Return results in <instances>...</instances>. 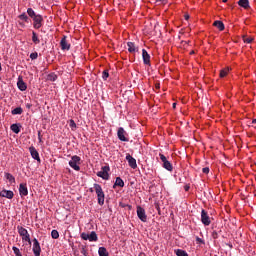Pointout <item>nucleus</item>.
I'll use <instances>...</instances> for the list:
<instances>
[{
    "label": "nucleus",
    "mask_w": 256,
    "mask_h": 256,
    "mask_svg": "<svg viewBox=\"0 0 256 256\" xmlns=\"http://www.w3.org/2000/svg\"><path fill=\"white\" fill-rule=\"evenodd\" d=\"M19 195H20V197H27L29 195V190L27 189V184L21 183L19 185Z\"/></svg>",
    "instance_id": "obj_12"
},
{
    "label": "nucleus",
    "mask_w": 256,
    "mask_h": 256,
    "mask_svg": "<svg viewBox=\"0 0 256 256\" xmlns=\"http://www.w3.org/2000/svg\"><path fill=\"white\" fill-rule=\"evenodd\" d=\"M5 179H7V181H9V183H15V176L12 175L11 173L6 172Z\"/></svg>",
    "instance_id": "obj_25"
},
{
    "label": "nucleus",
    "mask_w": 256,
    "mask_h": 256,
    "mask_svg": "<svg viewBox=\"0 0 256 256\" xmlns=\"http://www.w3.org/2000/svg\"><path fill=\"white\" fill-rule=\"evenodd\" d=\"M10 129L13 131V133H16V135L21 133V126L19 124H12Z\"/></svg>",
    "instance_id": "obj_21"
},
{
    "label": "nucleus",
    "mask_w": 256,
    "mask_h": 256,
    "mask_svg": "<svg viewBox=\"0 0 256 256\" xmlns=\"http://www.w3.org/2000/svg\"><path fill=\"white\" fill-rule=\"evenodd\" d=\"M184 18H185L186 21H189V14H185Z\"/></svg>",
    "instance_id": "obj_44"
},
{
    "label": "nucleus",
    "mask_w": 256,
    "mask_h": 256,
    "mask_svg": "<svg viewBox=\"0 0 256 256\" xmlns=\"http://www.w3.org/2000/svg\"><path fill=\"white\" fill-rule=\"evenodd\" d=\"M18 17L19 19H21V21H25V23H29V16H27L26 13H22Z\"/></svg>",
    "instance_id": "obj_29"
},
{
    "label": "nucleus",
    "mask_w": 256,
    "mask_h": 256,
    "mask_svg": "<svg viewBox=\"0 0 256 256\" xmlns=\"http://www.w3.org/2000/svg\"><path fill=\"white\" fill-rule=\"evenodd\" d=\"M252 123H256V119H254V120L252 121Z\"/></svg>",
    "instance_id": "obj_50"
},
{
    "label": "nucleus",
    "mask_w": 256,
    "mask_h": 256,
    "mask_svg": "<svg viewBox=\"0 0 256 256\" xmlns=\"http://www.w3.org/2000/svg\"><path fill=\"white\" fill-rule=\"evenodd\" d=\"M12 250L14 251L15 256H23V254L21 253V250H19V248H17L16 246H13Z\"/></svg>",
    "instance_id": "obj_30"
},
{
    "label": "nucleus",
    "mask_w": 256,
    "mask_h": 256,
    "mask_svg": "<svg viewBox=\"0 0 256 256\" xmlns=\"http://www.w3.org/2000/svg\"><path fill=\"white\" fill-rule=\"evenodd\" d=\"M160 1V3H165L167 0H157Z\"/></svg>",
    "instance_id": "obj_48"
},
{
    "label": "nucleus",
    "mask_w": 256,
    "mask_h": 256,
    "mask_svg": "<svg viewBox=\"0 0 256 256\" xmlns=\"http://www.w3.org/2000/svg\"><path fill=\"white\" fill-rule=\"evenodd\" d=\"M37 57H39V54L37 52H33L30 54V59H32V61H35Z\"/></svg>",
    "instance_id": "obj_37"
},
{
    "label": "nucleus",
    "mask_w": 256,
    "mask_h": 256,
    "mask_svg": "<svg viewBox=\"0 0 256 256\" xmlns=\"http://www.w3.org/2000/svg\"><path fill=\"white\" fill-rule=\"evenodd\" d=\"M222 3H225V0H222Z\"/></svg>",
    "instance_id": "obj_54"
},
{
    "label": "nucleus",
    "mask_w": 256,
    "mask_h": 256,
    "mask_svg": "<svg viewBox=\"0 0 256 256\" xmlns=\"http://www.w3.org/2000/svg\"><path fill=\"white\" fill-rule=\"evenodd\" d=\"M0 197H5L6 199H13L15 197V194L11 190H2L0 192Z\"/></svg>",
    "instance_id": "obj_18"
},
{
    "label": "nucleus",
    "mask_w": 256,
    "mask_h": 256,
    "mask_svg": "<svg viewBox=\"0 0 256 256\" xmlns=\"http://www.w3.org/2000/svg\"><path fill=\"white\" fill-rule=\"evenodd\" d=\"M176 105H177V104L174 103V104H173V107L175 108Z\"/></svg>",
    "instance_id": "obj_53"
},
{
    "label": "nucleus",
    "mask_w": 256,
    "mask_h": 256,
    "mask_svg": "<svg viewBox=\"0 0 256 256\" xmlns=\"http://www.w3.org/2000/svg\"><path fill=\"white\" fill-rule=\"evenodd\" d=\"M127 47H128L129 53H135V51H137V47H135V43L133 42H128Z\"/></svg>",
    "instance_id": "obj_22"
},
{
    "label": "nucleus",
    "mask_w": 256,
    "mask_h": 256,
    "mask_svg": "<svg viewBox=\"0 0 256 256\" xmlns=\"http://www.w3.org/2000/svg\"><path fill=\"white\" fill-rule=\"evenodd\" d=\"M17 87L19 91H27V83L23 81V77L19 76L17 81Z\"/></svg>",
    "instance_id": "obj_16"
},
{
    "label": "nucleus",
    "mask_w": 256,
    "mask_h": 256,
    "mask_svg": "<svg viewBox=\"0 0 256 256\" xmlns=\"http://www.w3.org/2000/svg\"><path fill=\"white\" fill-rule=\"evenodd\" d=\"M12 115H21L23 113V108L17 107L11 111Z\"/></svg>",
    "instance_id": "obj_28"
},
{
    "label": "nucleus",
    "mask_w": 256,
    "mask_h": 256,
    "mask_svg": "<svg viewBox=\"0 0 256 256\" xmlns=\"http://www.w3.org/2000/svg\"><path fill=\"white\" fill-rule=\"evenodd\" d=\"M32 251L34 253V256H41V245L39 244V240H37V238H34L33 240Z\"/></svg>",
    "instance_id": "obj_9"
},
{
    "label": "nucleus",
    "mask_w": 256,
    "mask_h": 256,
    "mask_svg": "<svg viewBox=\"0 0 256 256\" xmlns=\"http://www.w3.org/2000/svg\"><path fill=\"white\" fill-rule=\"evenodd\" d=\"M228 0H225V3H227Z\"/></svg>",
    "instance_id": "obj_55"
},
{
    "label": "nucleus",
    "mask_w": 256,
    "mask_h": 256,
    "mask_svg": "<svg viewBox=\"0 0 256 256\" xmlns=\"http://www.w3.org/2000/svg\"><path fill=\"white\" fill-rule=\"evenodd\" d=\"M81 239H83V241H90V242H96L99 241V237L97 236V233L95 231H92L90 234L87 233H82L80 235Z\"/></svg>",
    "instance_id": "obj_4"
},
{
    "label": "nucleus",
    "mask_w": 256,
    "mask_h": 256,
    "mask_svg": "<svg viewBox=\"0 0 256 256\" xmlns=\"http://www.w3.org/2000/svg\"><path fill=\"white\" fill-rule=\"evenodd\" d=\"M176 255L177 256H189L184 250L178 249L176 250Z\"/></svg>",
    "instance_id": "obj_33"
},
{
    "label": "nucleus",
    "mask_w": 256,
    "mask_h": 256,
    "mask_svg": "<svg viewBox=\"0 0 256 256\" xmlns=\"http://www.w3.org/2000/svg\"><path fill=\"white\" fill-rule=\"evenodd\" d=\"M102 79H103L104 81H107V79H109V70H104V71L102 72Z\"/></svg>",
    "instance_id": "obj_31"
},
{
    "label": "nucleus",
    "mask_w": 256,
    "mask_h": 256,
    "mask_svg": "<svg viewBox=\"0 0 256 256\" xmlns=\"http://www.w3.org/2000/svg\"><path fill=\"white\" fill-rule=\"evenodd\" d=\"M27 14L29 15V17H31V19H35V17H37V14L35 13V10H33V8H28Z\"/></svg>",
    "instance_id": "obj_27"
},
{
    "label": "nucleus",
    "mask_w": 256,
    "mask_h": 256,
    "mask_svg": "<svg viewBox=\"0 0 256 256\" xmlns=\"http://www.w3.org/2000/svg\"><path fill=\"white\" fill-rule=\"evenodd\" d=\"M91 193H93V188L90 189Z\"/></svg>",
    "instance_id": "obj_52"
},
{
    "label": "nucleus",
    "mask_w": 256,
    "mask_h": 256,
    "mask_svg": "<svg viewBox=\"0 0 256 256\" xmlns=\"http://www.w3.org/2000/svg\"><path fill=\"white\" fill-rule=\"evenodd\" d=\"M201 221L203 225H211V218H209V214H207L205 210L201 212Z\"/></svg>",
    "instance_id": "obj_15"
},
{
    "label": "nucleus",
    "mask_w": 256,
    "mask_h": 256,
    "mask_svg": "<svg viewBox=\"0 0 256 256\" xmlns=\"http://www.w3.org/2000/svg\"><path fill=\"white\" fill-rule=\"evenodd\" d=\"M202 173H204L205 175H207L209 173V167H205L202 169Z\"/></svg>",
    "instance_id": "obj_38"
},
{
    "label": "nucleus",
    "mask_w": 256,
    "mask_h": 256,
    "mask_svg": "<svg viewBox=\"0 0 256 256\" xmlns=\"http://www.w3.org/2000/svg\"><path fill=\"white\" fill-rule=\"evenodd\" d=\"M17 231L22 238L23 243H29V245H31V235H29V231L23 228V226H17Z\"/></svg>",
    "instance_id": "obj_2"
},
{
    "label": "nucleus",
    "mask_w": 256,
    "mask_h": 256,
    "mask_svg": "<svg viewBox=\"0 0 256 256\" xmlns=\"http://www.w3.org/2000/svg\"><path fill=\"white\" fill-rule=\"evenodd\" d=\"M126 161H128L129 167H131V169H137V160H135L131 154H126Z\"/></svg>",
    "instance_id": "obj_11"
},
{
    "label": "nucleus",
    "mask_w": 256,
    "mask_h": 256,
    "mask_svg": "<svg viewBox=\"0 0 256 256\" xmlns=\"http://www.w3.org/2000/svg\"><path fill=\"white\" fill-rule=\"evenodd\" d=\"M32 41L35 45H39V43H41V40H39V36H37L35 31L32 32Z\"/></svg>",
    "instance_id": "obj_24"
},
{
    "label": "nucleus",
    "mask_w": 256,
    "mask_h": 256,
    "mask_svg": "<svg viewBox=\"0 0 256 256\" xmlns=\"http://www.w3.org/2000/svg\"><path fill=\"white\" fill-rule=\"evenodd\" d=\"M26 107H27V109H31L32 105L28 103V104H26Z\"/></svg>",
    "instance_id": "obj_45"
},
{
    "label": "nucleus",
    "mask_w": 256,
    "mask_h": 256,
    "mask_svg": "<svg viewBox=\"0 0 256 256\" xmlns=\"http://www.w3.org/2000/svg\"><path fill=\"white\" fill-rule=\"evenodd\" d=\"M94 190L97 195L98 205H105V192L99 184H94Z\"/></svg>",
    "instance_id": "obj_1"
},
{
    "label": "nucleus",
    "mask_w": 256,
    "mask_h": 256,
    "mask_svg": "<svg viewBox=\"0 0 256 256\" xmlns=\"http://www.w3.org/2000/svg\"><path fill=\"white\" fill-rule=\"evenodd\" d=\"M137 216L143 223H147V214L141 206H137Z\"/></svg>",
    "instance_id": "obj_8"
},
{
    "label": "nucleus",
    "mask_w": 256,
    "mask_h": 256,
    "mask_svg": "<svg viewBox=\"0 0 256 256\" xmlns=\"http://www.w3.org/2000/svg\"><path fill=\"white\" fill-rule=\"evenodd\" d=\"M51 237H52V239H59V231L52 230Z\"/></svg>",
    "instance_id": "obj_32"
},
{
    "label": "nucleus",
    "mask_w": 256,
    "mask_h": 256,
    "mask_svg": "<svg viewBox=\"0 0 256 256\" xmlns=\"http://www.w3.org/2000/svg\"><path fill=\"white\" fill-rule=\"evenodd\" d=\"M225 211L226 213H229V208H227V206L225 207Z\"/></svg>",
    "instance_id": "obj_47"
},
{
    "label": "nucleus",
    "mask_w": 256,
    "mask_h": 256,
    "mask_svg": "<svg viewBox=\"0 0 256 256\" xmlns=\"http://www.w3.org/2000/svg\"><path fill=\"white\" fill-rule=\"evenodd\" d=\"M238 5L244 9H249V0H239Z\"/></svg>",
    "instance_id": "obj_23"
},
{
    "label": "nucleus",
    "mask_w": 256,
    "mask_h": 256,
    "mask_svg": "<svg viewBox=\"0 0 256 256\" xmlns=\"http://www.w3.org/2000/svg\"><path fill=\"white\" fill-rule=\"evenodd\" d=\"M228 246L230 247V249H232V248H233V245H231V244H228Z\"/></svg>",
    "instance_id": "obj_49"
},
{
    "label": "nucleus",
    "mask_w": 256,
    "mask_h": 256,
    "mask_svg": "<svg viewBox=\"0 0 256 256\" xmlns=\"http://www.w3.org/2000/svg\"><path fill=\"white\" fill-rule=\"evenodd\" d=\"M30 154L32 159H35L36 161H38V163H41V158L39 157V152L37 151V149H35V147L31 146L29 148Z\"/></svg>",
    "instance_id": "obj_14"
},
{
    "label": "nucleus",
    "mask_w": 256,
    "mask_h": 256,
    "mask_svg": "<svg viewBox=\"0 0 256 256\" xmlns=\"http://www.w3.org/2000/svg\"><path fill=\"white\" fill-rule=\"evenodd\" d=\"M109 166H103L102 170L97 173L98 177H101V179H104L105 181H108L109 179Z\"/></svg>",
    "instance_id": "obj_5"
},
{
    "label": "nucleus",
    "mask_w": 256,
    "mask_h": 256,
    "mask_svg": "<svg viewBox=\"0 0 256 256\" xmlns=\"http://www.w3.org/2000/svg\"><path fill=\"white\" fill-rule=\"evenodd\" d=\"M189 189H191V187L189 185L184 186V191H189Z\"/></svg>",
    "instance_id": "obj_42"
},
{
    "label": "nucleus",
    "mask_w": 256,
    "mask_h": 256,
    "mask_svg": "<svg viewBox=\"0 0 256 256\" xmlns=\"http://www.w3.org/2000/svg\"><path fill=\"white\" fill-rule=\"evenodd\" d=\"M98 254L99 256H109V252H107V248L105 247H100L98 249Z\"/></svg>",
    "instance_id": "obj_26"
},
{
    "label": "nucleus",
    "mask_w": 256,
    "mask_h": 256,
    "mask_svg": "<svg viewBox=\"0 0 256 256\" xmlns=\"http://www.w3.org/2000/svg\"><path fill=\"white\" fill-rule=\"evenodd\" d=\"M2 70V67H1V62H0V71Z\"/></svg>",
    "instance_id": "obj_51"
},
{
    "label": "nucleus",
    "mask_w": 256,
    "mask_h": 256,
    "mask_svg": "<svg viewBox=\"0 0 256 256\" xmlns=\"http://www.w3.org/2000/svg\"><path fill=\"white\" fill-rule=\"evenodd\" d=\"M220 77H225V69H222V70L220 71Z\"/></svg>",
    "instance_id": "obj_39"
},
{
    "label": "nucleus",
    "mask_w": 256,
    "mask_h": 256,
    "mask_svg": "<svg viewBox=\"0 0 256 256\" xmlns=\"http://www.w3.org/2000/svg\"><path fill=\"white\" fill-rule=\"evenodd\" d=\"M117 135L120 141H124L125 143H128L129 138L125 137V135H127V132L123 127L118 128Z\"/></svg>",
    "instance_id": "obj_10"
},
{
    "label": "nucleus",
    "mask_w": 256,
    "mask_h": 256,
    "mask_svg": "<svg viewBox=\"0 0 256 256\" xmlns=\"http://www.w3.org/2000/svg\"><path fill=\"white\" fill-rule=\"evenodd\" d=\"M227 71H229V67L225 68V75H227Z\"/></svg>",
    "instance_id": "obj_46"
},
{
    "label": "nucleus",
    "mask_w": 256,
    "mask_h": 256,
    "mask_svg": "<svg viewBox=\"0 0 256 256\" xmlns=\"http://www.w3.org/2000/svg\"><path fill=\"white\" fill-rule=\"evenodd\" d=\"M81 164V157L74 155L72 156L71 160L69 161V165L74 171H81V167L79 166Z\"/></svg>",
    "instance_id": "obj_3"
},
{
    "label": "nucleus",
    "mask_w": 256,
    "mask_h": 256,
    "mask_svg": "<svg viewBox=\"0 0 256 256\" xmlns=\"http://www.w3.org/2000/svg\"><path fill=\"white\" fill-rule=\"evenodd\" d=\"M243 41H244V43H253V38L243 36Z\"/></svg>",
    "instance_id": "obj_35"
},
{
    "label": "nucleus",
    "mask_w": 256,
    "mask_h": 256,
    "mask_svg": "<svg viewBox=\"0 0 256 256\" xmlns=\"http://www.w3.org/2000/svg\"><path fill=\"white\" fill-rule=\"evenodd\" d=\"M115 187H125V182L123 179H121V177L116 178L113 188L115 189Z\"/></svg>",
    "instance_id": "obj_20"
},
{
    "label": "nucleus",
    "mask_w": 256,
    "mask_h": 256,
    "mask_svg": "<svg viewBox=\"0 0 256 256\" xmlns=\"http://www.w3.org/2000/svg\"><path fill=\"white\" fill-rule=\"evenodd\" d=\"M38 139H39V142L41 143V131H38Z\"/></svg>",
    "instance_id": "obj_43"
},
{
    "label": "nucleus",
    "mask_w": 256,
    "mask_h": 256,
    "mask_svg": "<svg viewBox=\"0 0 256 256\" xmlns=\"http://www.w3.org/2000/svg\"><path fill=\"white\" fill-rule=\"evenodd\" d=\"M213 26L218 29V31H224L225 30V24H223V21L216 20L213 23Z\"/></svg>",
    "instance_id": "obj_19"
},
{
    "label": "nucleus",
    "mask_w": 256,
    "mask_h": 256,
    "mask_svg": "<svg viewBox=\"0 0 256 256\" xmlns=\"http://www.w3.org/2000/svg\"><path fill=\"white\" fill-rule=\"evenodd\" d=\"M142 59H143L144 65H149L151 63V56L145 49L142 50Z\"/></svg>",
    "instance_id": "obj_17"
},
{
    "label": "nucleus",
    "mask_w": 256,
    "mask_h": 256,
    "mask_svg": "<svg viewBox=\"0 0 256 256\" xmlns=\"http://www.w3.org/2000/svg\"><path fill=\"white\" fill-rule=\"evenodd\" d=\"M159 155H160V160L163 163L164 169H166L167 171H173V165L171 164V162L167 160V157H165V155L163 154H159Z\"/></svg>",
    "instance_id": "obj_6"
},
{
    "label": "nucleus",
    "mask_w": 256,
    "mask_h": 256,
    "mask_svg": "<svg viewBox=\"0 0 256 256\" xmlns=\"http://www.w3.org/2000/svg\"><path fill=\"white\" fill-rule=\"evenodd\" d=\"M81 253H82V255L87 256V250H86L85 248H83V249L81 250Z\"/></svg>",
    "instance_id": "obj_41"
},
{
    "label": "nucleus",
    "mask_w": 256,
    "mask_h": 256,
    "mask_svg": "<svg viewBox=\"0 0 256 256\" xmlns=\"http://www.w3.org/2000/svg\"><path fill=\"white\" fill-rule=\"evenodd\" d=\"M60 47L62 51H69V49H71V45L67 43V36H63V38L61 39Z\"/></svg>",
    "instance_id": "obj_13"
},
{
    "label": "nucleus",
    "mask_w": 256,
    "mask_h": 256,
    "mask_svg": "<svg viewBox=\"0 0 256 256\" xmlns=\"http://www.w3.org/2000/svg\"><path fill=\"white\" fill-rule=\"evenodd\" d=\"M47 79H48V81H57V75L56 74H49Z\"/></svg>",
    "instance_id": "obj_34"
},
{
    "label": "nucleus",
    "mask_w": 256,
    "mask_h": 256,
    "mask_svg": "<svg viewBox=\"0 0 256 256\" xmlns=\"http://www.w3.org/2000/svg\"><path fill=\"white\" fill-rule=\"evenodd\" d=\"M72 131H74V129H77V124L75 123V120H70V123H69Z\"/></svg>",
    "instance_id": "obj_36"
},
{
    "label": "nucleus",
    "mask_w": 256,
    "mask_h": 256,
    "mask_svg": "<svg viewBox=\"0 0 256 256\" xmlns=\"http://www.w3.org/2000/svg\"><path fill=\"white\" fill-rule=\"evenodd\" d=\"M33 21L34 29H41V27L43 26V16L37 14V16L33 18Z\"/></svg>",
    "instance_id": "obj_7"
},
{
    "label": "nucleus",
    "mask_w": 256,
    "mask_h": 256,
    "mask_svg": "<svg viewBox=\"0 0 256 256\" xmlns=\"http://www.w3.org/2000/svg\"><path fill=\"white\" fill-rule=\"evenodd\" d=\"M196 241H197V243H205V242L203 241V239H201V238H199V237H196Z\"/></svg>",
    "instance_id": "obj_40"
}]
</instances>
